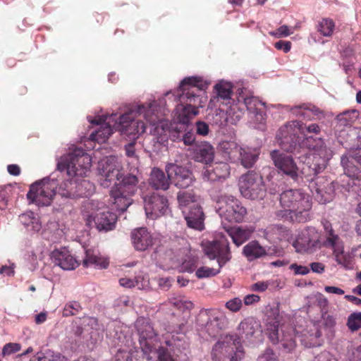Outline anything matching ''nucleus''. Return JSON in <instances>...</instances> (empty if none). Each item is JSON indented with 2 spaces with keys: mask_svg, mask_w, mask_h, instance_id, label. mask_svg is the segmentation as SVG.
Segmentation results:
<instances>
[{
  "mask_svg": "<svg viewBox=\"0 0 361 361\" xmlns=\"http://www.w3.org/2000/svg\"><path fill=\"white\" fill-rule=\"evenodd\" d=\"M207 87L201 77L192 76L184 78L175 92L178 101L176 107V117L178 123L188 124L198 114V109L203 107L207 97L202 91Z\"/></svg>",
  "mask_w": 361,
  "mask_h": 361,
  "instance_id": "1",
  "label": "nucleus"
},
{
  "mask_svg": "<svg viewBox=\"0 0 361 361\" xmlns=\"http://www.w3.org/2000/svg\"><path fill=\"white\" fill-rule=\"evenodd\" d=\"M143 115L146 122L151 126L158 125L163 119V113L158 109L155 101L130 107L127 112L119 117L116 128L121 134L128 136L140 135L145 133L146 125L143 121L136 119L137 115Z\"/></svg>",
  "mask_w": 361,
  "mask_h": 361,
  "instance_id": "2",
  "label": "nucleus"
},
{
  "mask_svg": "<svg viewBox=\"0 0 361 361\" xmlns=\"http://www.w3.org/2000/svg\"><path fill=\"white\" fill-rule=\"evenodd\" d=\"M282 208L293 222L305 223L312 216V198L302 189H288L279 196Z\"/></svg>",
  "mask_w": 361,
  "mask_h": 361,
  "instance_id": "3",
  "label": "nucleus"
},
{
  "mask_svg": "<svg viewBox=\"0 0 361 361\" xmlns=\"http://www.w3.org/2000/svg\"><path fill=\"white\" fill-rule=\"evenodd\" d=\"M137 168H133L126 173H123L118 183L110 191L113 209L123 212L132 204V197L139 188L140 178Z\"/></svg>",
  "mask_w": 361,
  "mask_h": 361,
  "instance_id": "4",
  "label": "nucleus"
},
{
  "mask_svg": "<svg viewBox=\"0 0 361 361\" xmlns=\"http://www.w3.org/2000/svg\"><path fill=\"white\" fill-rule=\"evenodd\" d=\"M303 145L314 152L312 162H307L302 169V173L308 179L313 180L326 167L329 160L332 157V151L328 148L324 140L309 136L304 140Z\"/></svg>",
  "mask_w": 361,
  "mask_h": 361,
  "instance_id": "5",
  "label": "nucleus"
},
{
  "mask_svg": "<svg viewBox=\"0 0 361 361\" xmlns=\"http://www.w3.org/2000/svg\"><path fill=\"white\" fill-rule=\"evenodd\" d=\"M266 316L268 320L266 333L270 341L274 345L281 343L283 350L287 353L292 352L296 346L293 334L283 329L281 330V333H279V302L268 305L266 307Z\"/></svg>",
  "mask_w": 361,
  "mask_h": 361,
  "instance_id": "6",
  "label": "nucleus"
},
{
  "mask_svg": "<svg viewBox=\"0 0 361 361\" xmlns=\"http://www.w3.org/2000/svg\"><path fill=\"white\" fill-rule=\"evenodd\" d=\"M204 254L210 259H216L219 269L201 267L195 272L198 279L216 276L220 273L221 267L231 259V253L228 240L224 237L218 240L207 242L204 245Z\"/></svg>",
  "mask_w": 361,
  "mask_h": 361,
  "instance_id": "7",
  "label": "nucleus"
},
{
  "mask_svg": "<svg viewBox=\"0 0 361 361\" xmlns=\"http://www.w3.org/2000/svg\"><path fill=\"white\" fill-rule=\"evenodd\" d=\"M320 132L321 128L317 123L306 125L298 121H292L279 128L276 137L283 150L293 152L298 142V133L304 135L309 133L318 135Z\"/></svg>",
  "mask_w": 361,
  "mask_h": 361,
  "instance_id": "8",
  "label": "nucleus"
},
{
  "mask_svg": "<svg viewBox=\"0 0 361 361\" xmlns=\"http://www.w3.org/2000/svg\"><path fill=\"white\" fill-rule=\"evenodd\" d=\"M91 165L90 155L84 149L77 148L61 157L57 169L60 171H66L70 177H83L87 176Z\"/></svg>",
  "mask_w": 361,
  "mask_h": 361,
  "instance_id": "9",
  "label": "nucleus"
},
{
  "mask_svg": "<svg viewBox=\"0 0 361 361\" xmlns=\"http://www.w3.org/2000/svg\"><path fill=\"white\" fill-rule=\"evenodd\" d=\"M244 357V351L239 338L235 336H226L213 346V361H240Z\"/></svg>",
  "mask_w": 361,
  "mask_h": 361,
  "instance_id": "10",
  "label": "nucleus"
},
{
  "mask_svg": "<svg viewBox=\"0 0 361 361\" xmlns=\"http://www.w3.org/2000/svg\"><path fill=\"white\" fill-rule=\"evenodd\" d=\"M58 185L56 179L44 178L30 185L27 197L32 203L38 206H49L56 193Z\"/></svg>",
  "mask_w": 361,
  "mask_h": 361,
  "instance_id": "11",
  "label": "nucleus"
},
{
  "mask_svg": "<svg viewBox=\"0 0 361 361\" xmlns=\"http://www.w3.org/2000/svg\"><path fill=\"white\" fill-rule=\"evenodd\" d=\"M215 208L221 218L229 222H242L247 214L241 202L232 195L219 197Z\"/></svg>",
  "mask_w": 361,
  "mask_h": 361,
  "instance_id": "12",
  "label": "nucleus"
},
{
  "mask_svg": "<svg viewBox=\"0 0 361 361\" xmlns=\"http://www.w3.org/2000/svg\"><path fill=\"white\" fill-rule=\"evenodd\" d=\"M138 334V341L143 353L150 360V355L157 350L158 345V334L154 329L152 323L147 318L140 317L135 324Z\"/></svg>",
  "mask_w": 361,
  "mask_h": 361,
  "instance_id": "13",
  "label": "nucleus"
},
{
  "mask_svg": "<svg viewBox=\"0 0 361 361\" xmlns=\"http://www.w3.org/2000/svg\"><path fill=\"white\" fill-rule=\"evenodd\" d=\"M239 188L241 195L250 200L263 199L266 188L262 176L253 171L240 176Z\"/></svg>",
  "mask_w": 361,
  "mask_h": 361,
  "instance_id": "14",
  "label": "nucleus"
},
{
  "mask_svg": "<svg viewBox=\"0 0 361 361\" xmlns=\"http://www.w3.org/2000/svg\"><path fill=\"white\" fill-rule=\"evenodd\" d=\"M122 166L115 157H109L99 163V182L104 188L116 184L123 175Z\"/></svg>",
  "mask_w": 361,
  "mask_h": 361,
  "instance_id": "15",
  "label": "nucleus"
},
{
  "mask_svg": "<svg viewBox=\"0 0 361 361\" xmlns=\"http://www.w3.org/2000/svg\"><path fill=\"white\" fill-rule=\"evenodd\" d=\"M171 183L179 188H187L194 182V176L190 170L176 164H168L165 168Z\"/></svg>",
  "mask_w": 361,
  "mask_h": 361,
  "instance_id": "16",
  "label": "nucleus"
},
{
  "mask_svg": "<svg viewBox=\"0 0 361 361\" xmlns=\"http://www.w3.org/2000/svg\"><path fill=\"white\" fill-rule=\"evenodd\" d=\"M327 238L324 243L326 247H331L334 249V255L336 262L345 269H353L354 267V260L353 257L343 250H340L336 245L338 237L336 235L329 226H325Z\"/></svg>",
  "mask_w": 361,
  "mask_h": 361,
  "instance_id": "17",
  "label": "nucleus"
},
{
  "mask_svg": "<svg viewBox=\"0 0 361 361\" xmlns=\"http://www.w3.org/2000/svg\"><path fill=\"white\" fill-rule=\"evenodd\" d=\"M271 157L275 166L279 171L290 177L293 180H298V168L292 156L274 150L271 152Z\"/></svg>",
  "mask_w": 361,
  "mask_h": 361,
  "instance_id": "18",
  "label": "nucleus"
},
{
  "mask_svg": "<svg viewBox=\"0 0 361 361\" xmlns=\"http://www.w3.org/2000/svg\"><path fill=\"white\" fill-rule=\"evenodd\" d=\"M168 209L169 201L164 195L153 192L145 198V210L148 218L154 219L164 215Z\"/></svg>",
  "mask_w": 361,
  "mask_h": 361,
  "instance_id": "19",
  "label": "nucleus"
},
{
  "mask_svg": "<svg viewBox=\"0 0 361 361\" xmlns=\"http://www.w3.org/2000/svg\"><path fill=\"white\" fill-rule=\"evenodd\" d=\"M237 338L244 342L253 343L262 336V331L260 323L253 317H247L238 325Z\"/></svg>",
  "mask_w": 361,
  "mask_h": 361,
  "instance_id": "20",
  "label": "nucleus"
},
{
  "mask_svg": "<svg viewBox=\"0 0 361 361\" xmlns=\"http://www.w3.org/2000/svg\"><path fill=\"white\" fill-rule=\"evenodd\" d=\"M319 243V235L314 228L302 231L293 243L298 252H312Z\"/></svg>",
  "mask_w": 361,
  "mask_h": 361,
  "instance_id": "21",
  "label": "nucleus"
},
{
  "mask_svg": "<svg viewBox=\"0 0 361 361\" xmlns=\"http://www.w3.org/2000/svg\"><path fill=\"white\" fill-rule=\"evenodd\" d=\"M355 163L361 166V149L350 151L341 157L345 174L352 179L358 180L361 178V169Z\"/></svg>",
  "mask_w": 361,
  "mask_h": 361,
  "instance_id": "22",
  "label": "nucleus"
},
{
  "mask_svg": "<svg viewBox=\"0 0 361 361\" xmlns=\"http://www.w3.org/2000/svg\"><path fill=\"white\" fill-rule=\"evenodd\" d=\"M51 259L64 270H73L79 265L78 260L65 248L54 250L51 254Z\"/></svg>",
  "mask_w": 361,
  "mask_h": 361,
  "instance_id": "23",
  "label": "nucleus"
},
{
  "mask_svg": "<svg viewBox=\"0 0 361 361\" xmlns=\"http://www.w3.org/2000/svg\"><path fill=\"white\" fill-rule=\"evenodd\" d=\"M93 228L99 232H108L115 228L117 215L111 212H99L92 219Z\"/></svg>",
  "mask_w": 361,
  "mask_h": 361,
  "instance_id": "24",
  "label": "nucleus"
},
{
  "mask_svg": "<svg viewBox=\"0 0 361 361\" xmlns=\"http://www.w3.org/2000/svg\"><path fill=\"white\" fill-rule=\"evenodd\" d=\"M132 243L136 250L145 251L154 244V238L146 228L141 227L131 232Z\"/></svg>",
  "mask_w": 361,
  "mask_h": 361,
  "instance_id": "25",
  "label": "nucleus"
},
{
  "mask_svg": "<svg viewBox=\"0 0 361 361\" xmlns=\"http://www.w3.org/2000/svg\"><path fill=\"white\" fill-rule=\"evenodd\" d=\"M182 212L188 227L200 231L204 228V215L200 203Z\"/></svg>",
  "mask_w": 361,
  "mask_h": 361,
  "instance_id": "26",
  "label": "nucleus"
},
{
  "mask_svg": "<svg viewBox=\"0 0 361 361\" xmlns=\"http://www.w3.org/2000/svg\"><path fill=\"white\" fill-rule=\"evenodd\" d=\"M75 178V190H68V192H63V195L69 197L70 198H77L80 197H88L94 193V185L88 180L81 179L79 180L77 177Z\"/></svg>",
  "mask_w": 361,
  "mask_h": 361,
  "instance_id": "27",
  "label": "nucleus"
},
{
  "mask_svg": "<svg viewBox=\"0 0 361 361\" xmlns=\"http://www.w3.org/2000/svg\"><path fill=\"white\" fill-rule=\"evenodd\" d=\"M109 264V259L103 256L97 250L88 249L85 251V257L82 260V266L88 267L106 269Z\"/></svg>",
  "mask_w": 361,
  "mask_h": 361,
  "instance_id": "28",
  "label": "nucleus"
},
{
  "mask_svg": "<svg viewBox=\"0 0 361 361\" xmlns=\"http://www.w3.org/2000/svg\"><path fill=\"white\" fill-rule=\"evenodd\" d=\"M214 157V147L207 142L195 145L194 149V159L205 164L212 163Z\"/></svg>",
  "mask_w": 361,
  "mask_h": 361,
  "instance_id": "29",
  "label": "nucleus"
},
{
  "mask_svg": "<svg viewBox=\"0 0 361 361\" xmlns=\"http://www.w3.org/2000/svg\"><path fill=\"white\" fill-rule=\"evenodd\" d=\"M149 184L155 190H166L169 189L171 182L169 176L166 177L162 170L154 168L150 173Z\"/></svg>",
  "mask_w": 361,
  "mask_h": 361,
  "instance_id": "30",
  "label": "nucleus"
},
{
  "mask_svg": "<svg viewBox=\"0 0 361 361\" xmlns=\"http://www.w3.org/2000/svg\"><path fill=\"white\" fill-rule=\"evenodd\" d=\"M166 348L172 351L173 355H177L181 350L186 349L188 347L185 334L176 333L171 336L170 339H166L164 342Z\"/></svg>",
  "mask_w": 361,
  "mask_h": 361,
  "instance_id": "31",
  "label": "nucleus"
},
{
  "mask_svg": "<svg viewBox=\"0 0 361 361\" xmlns=\"http://www.w3.org/2000/svg\"><path fill=\"white\" fill-rule=\"evenodd\" d=\"M226 231L237 246H240L247 241L252 233V230L241 226L231 227Z\"/></svg>",
  "mask_w": 361,
  "mask_h": 361,
  "instance_id": "32",
  "label": "nucleus"
},
{
  "mask_svg": "<svg viewBox=\"0 0 361 361\" xmlns=\"http://www.w3.org/2000/svg\"><path fill=\"white\" fill-rule=\"evenodd\" d=\"M226 322V317L224 315L212 317L205 325L206 331L211 337H216L225 328Z\"/></svg>",
  "mask_w": 361,
  "mask_h": 361,
  "instance_id": "33",
  "label": "nucleus"
},
{
  "mask_svg": "<svg viewBox=\"0 0 361 361\" xmlns=\"http://www.w3.org/2000/svg\"><path fill=\"white\" fill-rule=\"evenodd\" d=\"M243 253L250 262L266 255L267 252L257 241L252 240L244 246Z\"/></svg>",
  "mask_w": 361,
  "mask_h": 361,
  "instance_id": "34",
  "label": "nucleus"
},
{
  "mask_svg": "<svg viewBox=\"0 0 361 361\" xmlns=\"http://www.w3.org/2000/svg\"><path fill=\"white\" fill-rule=\"evenodd\" d=\"M179 207L182 212L191 208V206L199 204V197L192 191H180L177 194Z\"/></svg>",
  "mask_w": 361,
  "mask_h": 361,
  "instance_id": "35",
  "label": "nucleus"
},
{
  "mask_svg": "<svg viewBox=\"0 0 361 361\" xmlns=\"http://www.w3.org/2000/svg\"><path fill=\"white\" fill-rule=\"evenodd\" d=\"M97 212H99L97 205L93 200H87L83 202L81 213L82 219L85 221V224L87 227L90 228H93L92 219Z\"/></svg>",
  "mask_w": 361,
  "mask_h": 361,
  "instance_id": "36",
  "label": "nucleus"
},
{
  "mask_svg": "<svg viewBox=\"0 0 361 361\" xmlns=\"http://www.w3.org/2000/svg\"><path fill=\"white\" fill-rule=\"evenodd\" d=\"M220 147L225 154V156H226L231 161L235 162L240 157L242 147L235 141H224L221 143Z\"/></svg>",
  "mask_w": 361,
  "mask_h": 361,
  "instance_id": "37",
  "label": "nucleus"
},
{
  "mask_svg": "<svg viewBox=\"0 0 361 361\" xmlns=\"http://www.w3.org/2000/svg\"><path fill=\"white\" fill-rule=\"evenodd\" d=\"M209 179L215 180L216 179L226 178L230 173L229 166L225 162L216 163L211 170L207 169Z\"/></svg>",
  "mask_w": 361,
  "mask_h": 361,
  "instance_id": "38",
  "label": "nucleus"
},
{
  "mask_svg": "<svg viewBox=\"0 0 361 361\" xmlns=\"http://www.w3.org/2000/svg\"><path fill=\"white\" fill-rule=\"evenodd\" d=\"M113 128L108 123H102L99 128L90 135V138L97 142H105L113 133Z\"/></svg>",
  "mask_w": 361,
  "mask_h": 361,
  "instance_id": "39",
  "label": "nucleus"
},
{
  "mask_svg": "<svg viewBox=\"0 0 361 361\" xmlns=\"http://www.w3.org/2000/svg\"><path fill=\"white\" fill-rule=\"evenodd\" d=\"M335 23L329 18H324L318 22L317 30L324 37L332 36L335 30Z\"/></svg>",
  "mask_w": 361,
  "mask_h": 361,
  "instance_id": "40",
  "label": "nucleus"
},
{
  "mask_svg": "<svg viewBox=\"0 0 361 361\" xmlns=\"http://www.w3.org/2000/svg\"><path fill=\"white\" fill-rule=\"evenodd\" d=\"M240 152V157H239L238 160H240L242 165L245 168L252 167L258 159L259 154L250 149H245L243 148Z\"/></svg>",
  "mask_w": 361,
  "mask_h": 361,
  "instance_id": "41",
  "label": "nucleus"
},
{
  "mask_svg": "<svg viewBox=\"0 0 361 361\" xmlns=\"http://www.w3.org/2000/svg\"><path fill=\"white\" fill-rule=\"evenodd\" d=\"M291 112L293 114L302 117L304 118H309L310 114H312L315 116H319L320 114H322V111L319 110L318 108L315 106L310 108L306 104H302L300 106H296L293 107L291 109Z\"/></svg>",
  "mask_w": 361,
  "mask_h": 361,
  "instance_id": "42",
  "label": "nucleus"
},
{
  "mask_svg": "<svg viewBox=\"0 0 361 361\" xmlns=\"http://www.w3.org/2000/svg\"><path fill=\"white\" fill-rule=\"evenodd\" d=\"M218 97L228 99L232 94V85L229 82H220L215 85Z\"/></svg>",
  "mask_w": 361,
  "mask_h": 361,
  "instance_id": "43",
  "label": "nucleus"
},
{
  "mask_svg": "<svg viewBox=\"0 0 361 361\" xmlns=\"http://www.w3.org/2000/svg\"><path fill=\"white\" fill-rule=\"evenodd\" d=\"M243 104L250 113L258 114L259 106L263 105L262 102L255 97H247L243 99Z\"/></svg>",
  "mask_w": 361,
  "mask_h": 361,
  "instance_id": "44",
  "label": "nucleus"
},
{
  "mask_svg": "<svg viewBox=\"0 0 361 361\" xmlns=\"http://www.w3.org/2000/svg\"><path fill=\"white\" fill-rule=\"evenodd\" d=\"M347 326L351 331H357L361 328V312L352 313L348 318Z\"/></svg>",
  "mask_w": 361,
  "mask_h": 361,
  "instance_id": "45",
  "label": "nucleus"
},
{
  "mask_svg": "<svg viewBox=\"0 0 361 361\" xmlns=\"http://www.w3.org/2000/svg\"><path fill=\"white\" fill-rule=\"evenodd\" d=\"M82 310V307L78 302L72 301L67 303L63 310L64 317H71L76 315Z\"/></svg>",
  "mask_w": 361,
  "mask_h": 361,
  "instance_id": "46",
  "label": "nucleus"
},
{
  "mask_svg": "<svg viewBox=\"0 0 361 361\" xmlns=\"http://www.w3.org/2000/svg\"><path fill=\"white\" fill-rule=\"evenodd\" d=\"M172 351L163 345L159 346L152 353L157 355L159 361H176L171 355Z\"/></svg>",
  "mask_w": 361,
  "mask_h": 361,
  "instance_id": "47",
  "label": "nucleus"
},
{
  "mask_svg": "<svg viewBox=\"0 0 361 361\" xmlns=\"http://www.w3.org/2000/svg\"><path fill=\"white\" fill-rule=\"evenodd\" d=\"M310 334V343H305V345L307 347H314L319 343L317 342V339L322 336V332L317 325L314 324L308 332Z\"/></svg>",
  "mask_w": 361,
  "mask_h": 361,
  "instance_id": "48",
  "label": "nucleus"
},
{
  "mask_svg": "<svg viewBox=\"0 0 361 361\" xmlns=\"http://www.w3.org/2000/svg\"><path fill=\"white\" fill-rule=\"evenodd\" d=\"M171 303L175 307L182 312L190 311L194 307V305L191 301L188 300L184 298H175Z\"/></svg>",
  "mask_w": 361,
  "mask_h": 361,
  "instance_id": "49",
  "label": "nucleus"
},
{
  "mask_svg": "<svg viewBox=\"0 0 361 361\" xmlns=\"http://www.w3.org/2000/svg\"><path fill=\"white\" fill-rule=\"evenodd\" d=\"M293 33V30H291L288 26L283 25L280 26L276 30L269 32V35L276 38L286 37Z\"/></svg>",
  "mask_w": 361,
  "mask_h": 361,
  "instance_id": "50",
  "label": "nucleus"
},
{
  "mask_svg": "<svg viewBox=\"0 0 361 361\" xmlns=\"http://www.w3.org/2000/svg\"><path fill=\"white\" fill-rule=\"evenodd\" d=\"M243 306L242 300L239 298H234L226 302L225 307L232 312H238Z\"/></svg>",
  "mask_w": 361,
  "mask_h": 361,
  "instance_id": "51",
  "label": "nucleus"
},
{
  "mask_svg": "<svg viewBox=\"0 0 361 361\" xmlns=\"http://www.w3.org/2000/svg\"><path fill=\"white\" fill-rule=\"evenodd\" d=\"M75 190V178H71L61 183L59 188V193L62 197H68V196L63 195V192H68V190ZM68 198L70 197H68Z\"/></svg>",
  "mask_w": 361,
  "mask_h": 361,
  "instance_id": "52",
  "label": "nucleus"
},
{
  "mask_svg": "<svg viewBox=\"0 0 361 361\" xmlns=\"http://www.w3.org/2000/svg\"><path fill=\"white\" fill-rule=\"evenodd\" d=\"M20 350V345L16 343H8L6 344L2 350L4 357L18 352Z\"/></svg>",
  "mask_w": 361,
  "mask_h": 361,
  "instance_id": "53",
  "label": "nucleus"
},
{
  "mask_svg": "<svg viewBox=\"0 0 361 361\" xmlns=\"http://www.w3.org/2000/svg\"><path fill=\"white\" fill-rule=\"evenodd\" d=\"M269 285L270 283H269L268 281H258L252 284L250 286V290L253 292L262 293L268 289Z\"/></svg>",
  "mask_w": 361,
  "mask_h": 361,
  "instance_id": "54",
  "label": "nucleus"
},
{
  "mask_svg": "<svg viewBox=\"0 0 361 361\" xmlns=\"http://www.w3.org/2000/svg\"><path fill=\"white\" fill-rule=\"evenodd\" d=\"M209 125L204 121H197L196 123V133L197 134L205 136L209 133Z\"/></svg>",
  "mask_w": 361,
  "mask_h": 361,
  "instance_id": "55",
  "label": "nucleus"
},
{
  "mask_svg": "<svg viewBox=\"0 0 361 361\" xmlns=\"http://www.w3.org/2000/svg\"><path fill=\"white\" fill-rule=\"evenodd\" d=\"M290 269L293 271L295 274L306 275L310 272V269L307 267L295 263L290 264Z\"/></svg>",
  "mask_w": 361,
  "mask_h": 361,
  "instance_id": "56",
  "label": "nucleus"
},
{
  "mask_svg": "<svg viewBox=\"0 0 361 361\" xmlns=\"http://www.w3.org/2000/svg\"><path fill=\"white\" fill-rule=\"evenodd\" d=\"M313 361H337V360L329 352L324 351L315 356Z\"/></svg>",
  "mask_w": 361,
  "mask_h": 361,
  "instance_id": "57",
  "label": "nucleus"
},
{
  "mask_svg": "<svg viewBox=\"0 0 361 361\" xmlns=\"http://www.w3.org/2000/svg\"><path fill=\"white\" fill-rule=\"evenodd\" d=\"M274 47L278 50H283L284 53H288L291 49V42L289 41L279 40L274 44Z\"/></svg>",
  "mask_w": 361,
  "mask_h": 361,
  "instance_id": "58",
  "label": "nucleus"
},
{
  "mask_svg": "<svg viewBox=\"0 0 361 361\" xmlns=\"http://www.w3.org/2000/svg\"><path fill=\"white\" fill-rule=\"evenodd\" d=\"M160 258L163 259V262L169 264L176 260V255L171 250H166L164 253L160 255Z\"/></svg>",
  "mask_w": 361,
  "mask_h": 361,
  "instance_id": "59",
  "label": "nucleus"
},
{
  "mask_svg": "<svg viewBox=\"0 0 361 361\" xmlns=\"http://www.w3.org/2000/svg\"><path fill=\"white\" fill-rule=\"evenodd\" d=\"M260 296L255 294H249L244 297L243 302L245 305L256 304L260 301Z\"/></svg>",
  "mask_w": 361,
  "mask_h": 361,
  "instance_id": "60",
  "label": "nucleus"
},
{
  "mask_svg": "<svg viewBox=\"0 0 361 361\" xmlns=\"http://www.w3.org/2000/svg\"><path fill=\"white\" fill-rule=\"evenodd\" d=\"M38 361H67V359L66 357H64L60 354H56V355H52L50 357H39Z\"/></svg>",
  "mask_w": 361,
  "mask_h": 361,
  "instance_id": "61",
  "label": "nucleus"
},
{
  "mask_svg": "<svg viewBox=\"0 0 361 361\" xmlns=\"http://www.w3.org/2000/svg\"><path fill=\"white\" fill-rule=\"evenodd\" d=\"M126 154L128 157H135V142L128 143L125 146Z\"/></svg>",
  "mask_w": 361,
  "mask_h": 361,
  "instance_id": "62",
  "label": "nucleus"
},
{
  "mask_svg": "<svg viewBox=\"0 0 361 361\" xmlns=\"http://www.w3.org/2000/svg\"><path fill=\"white\" fill-rule=\"evenodd\" d=\"M311 269L313 272L322 274L324 271L325 266L321 262H312L310 264Z\"/></svg>",
  "mask_w": 361,
  "mask_h": 361,
  "instance_id": "63",
  "label": "nucleus"
},
{
  "mask_svg": "<svg viewBox=\"0 0 361 361\" xmlns=\"http://www.w3.org/2000/svg\"><path fill=\"white\" fill-rule=\"evenodd\" d=\"M8 172L12 176H19L20 174V168L17 164H9L7 166Z\"/></svg>",
  "mask_w": 361,
  "mask_h": 361,
  "instance_id": "64",
  "label": "nucleus"
}]
</instances>
